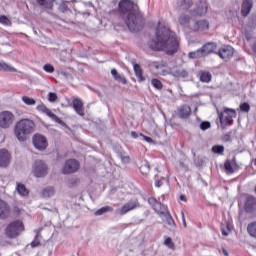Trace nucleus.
I'll use <instances>...</instances> for the list:
<instances>
[{"instance_id": "obj_1", "label": "nucleus", "mask_w": 256, "mask_h": 256, "mask_svg": "<svg viewBox=\"0 0 256 256\" xmlns=\"http://www.w3.org/2000/svg\"><path fill=\"white\" fill-rule=\"evenodd\" d=\"M156 39L148 42V47L153 51H165L167 55H173L179 51V37L171 31L169 23L165 20L158 22L156 31Z\"/></svg>"}, {"instance_id": "obj_2", "label": "nucleus", "mask_w": 256, "mask_h": 256, "mask_svg": "<svg viewBox=\"0 0 256 256\" xmlns=\"http://www.w3.org/2000/svg\"><path fill=\"white\" fill-rule=\"evenodd\" d=\"M118 11L127 15L126 25L129 31L136 33L143 27V16L139 13L136 4L131 0H121L118 4Z\"/></svg>"}, {"instance_id": "obj_3", "label": "nucleus", "mask_w": 256, "mask_h": 256, "mask_svg": "<svg viewBox=\"0 0 256 256\" xmlns=\"http://www.w3.org/2000/svg\"><path fill=\"white\" fill-rule=\"evenodd\" d=\"M35 132V122L31 119H21L14 126V135L18 141H25L27 135Z\"/></svg>"}, {"instance_id": "obj_4", "label": "nucleus", "mask_w": 256, "mask_h": 256, "mask_svg": "<svg viewBox=\"0 0 256 256\" xmlns=\"http://www.w3.org/2000/svg\"><path fill=\"white\" fill-rule=\"evenodd\" d=\"M25 231V227L23 226V222L16 220L10 223L5 230L6 236L9 239H15L21 235Z\"/></svg>"}, {"instance_id": "obj_5", "label": "nucleus", "mask_w": 256, "mask_h": 256, "mask_svg": "<svg viewBox=\"0 0 256 256\" xmlns=\"http://www.w3.org/2000/svg\"><path fill=\"white\" fill-rule=\"evenodd\" d=\"M235 117H237V112L235 109L224 108V111L219 114L220 123L223 129L233 125V119H235Z\"/></svg>"}, {"instance_id": "obj_6", "label": "nucleus", "mask_w": 256, "mask_h": 256, "mask_svg": "<svg viewBox=\"0 0 256 256\" xmlns=\"http://www.w3.org/2000/svg\"><path fill=\"white\" fill-rule=\"evenodd\" d=\"M15 123V114L11 111L0 112V127L1 129H9Z\"/></svg>"}, {"instance_id": "obj_7", "label": "nucleus", "mask_w": 256, "mask_h": 256, "mask_svg": "<svg viewBox=\"0 0 256 256\" xmlns=\"http://www.w3.org/2000/svg\"><path fill=\"white\" fill-rule=\"evenodd\" d=\"M34 177H45L47 175V164L42 160H36L32 167Z\"/></svg>"}, {"instance_id": "obj_8", "label": "nucleus", "mask_w": 256, "mask_h": 256, "mask_svg": "<svg viewBox=\"0 0 256 256\" xmlns=\"http://www.w3.org/2000/svg\"><path fill=\"white\" fill-rule=\"evenodd\" d=\"M36 109H37V111H40L41 113H44L45 115L50 117V119L52 121H55L59 125H65V122H63V120H61L59 117H57V115H55V113H52L51 109L47 108V106H45V104L38 105L36 107Z\"/></svg>"}, {"instance_id": "obj_9", "label": "nucleus", "mask_w": 256, "mask_h": 256, "mask_svg": "<svg viewBox=\"0 0 256 256\" xmlns=\"http://www.w3.org/2000/svg\"><path fill=\"white\" fill-rule=\"evenodd\" d=\"M139 207V201L130 200L128 203L124 204L121 208L116 210L118 215H127L129 211H133Z\"/></svg>"}, {"instance_id": "obj_10", "label": "nucleus", "mask_w": 256, "mask_h": 256, "mask_svg": "<svg viewBox=\"0 0 256 256\" xmlns=\"http://www.w3.org/2000/svg\"><path fill=\"white\" fill-rule=\"evenodd\" d=\"M79 167H80L79 161L75 159H70L66 161L62 169V173L64 174L75 173L76 171H79Z\"/></svg>"}, {"instance_id": "obj_11", "label": "nucleus", "mask_w": 256, "mask_h": 256, "mask_svg": "<svg viewBox=\"0 0 256 256\" xmlns=\"http://www.w3.org/2000/svg\"><path fill=\"white\" fill-rule=\"evenodd\" d=\"M33 145L38 151H45L47 149V138L41 134H36L33 137Z\"/></svg>"}, {"instance_id": "obj_12", "label": "nucleus", "mask_w": 256, "mask_h": 256, "mask_svg": "<svg viewBox=\"0 0 256 256\" xmlns=\"http://www.w3.org/2000/svg\"><path fill=\"white\" fill-rule=\"evenodd\" d=\"M208 9L209 5L207 4V0H200L199 3L196 4V9L193 12H189V14L201 17L203 15H207Z\"/></svg>"}, {"instance_id": "obj_13", "label": "nucleus", "mask_w": 256, "mask_h": 256, "mask_svg": "<svg viewBox=\"0 0 256 256\" xmlns=\"http://www.w3.org/2000/svg\"><path fill=\"white\" fill-rule=\"evenodd\" d=\"M234 53H235V49H233V47L224 46L219 50L218 55L224 61H229V59H231V57H233Z\"/></svg>"}, {"instance_id": "obj_14", "label": "nucleus", "mask_w": 256, "mask_h": 256, "mask_svg": "<svg viewBox=\"0 0 256 256\" xmlns=\"http://www.w3.org/2000/svg\"><path fill=\"white\" fill-rule=\"evenodd\" d=\"M192 31L203 32L209 30V21L207 20H198L193 22L191 26Z\"/></svg>"}, {"instance_id": "obj_15", "label": "nucleus", "mask_w": 256, "mask_h": 256, "mask_svg": "<svg viewBox=\"0 0 256 256\" xmlns=\"http://www.w3.org/2000/svg\"><path fill=\"white\" fill-rule=\"evenodd\" d=\"M150 67H152V69H156V73L158 75L169 74V71L165 69L167 67V63L165 62H152L150 63Z\"/></svg>"}, {"instance_id": "obj_16", "label": "nucleus", "mask_w": 256, "mask_h": 256, "mask_svg": "<svg viewBox=\"0 0 256 256\" xmlns=\"http://www.w3.org/2000/svg\"><path fill=\"white\" fill-rule=\"evenodd\" d=\"M11 163V154L5 148L0 149V167H7Z\"/></svg>"}, {"instance_id": "obj_17", "label": "nucleus", "mask_w": 256, "mask_h": 256, "mask_svg": "<svg viewBox=\"0 0 256 256\" xmlns=\"http://www.w3.org/2000/svg\"><path fill=\"white\" fill-rule=\"evenodd\" d=\"M72 104L74 107V111H76L78 115L83 117V115H85V110L83 109V101H81V99L79 98H76L72 101Z\"/></svg>"}, {"instance_id": "obj_18", "label": "nucleus", "mask_w": 256, "mask_h": 256, "mask_svg": "<svg viewBox=\"0 0 256 256\" xmlns=\"http://www.w3.org/2000/svg\"><path fill=\"white\" fill-rule=\"evenodd\" d=\"M245 209L249 213L256 211V198L255 196H248L246 203H245Z\"/></svg>"}, {"instance_id": "obj_19", "label": "nucleus", "mask_w": 256, "mask_h": 256, "mask_svg": "<svg viewBox=\"0 0 256 256\" xmlns=\"http://www.w3.org/2000/svg\"><path fill=\"white\" fill-rule=\"evenodd\" d=\"M200 49L202 51V54L205 57L206 55L213 53V51H215L217 49V44H215L213 42H209V43L203 45Z\"/></svg>"}, {"instance_id": "obj_20", "label": "nucleus", "mask_w": 256, "mask_h": 256, "mask_svg": "<svg viewBox=\"0 0 256 256\" xmlns=\"http://www.w3.org/2000/svg\"><path fill=\"white\" fill-rule=\"evenodd\" d=\"M253 8V0H244L242 3L241 14L243 17H247L248 13H251V9Z\"/></svg>"}, {"instance_id": "obj_21", "label": "nucleus", "mask_w": 256, "mask_h": 256, "mask_svg": "<svg viewBox=\"0 0 256 256\" xmlns=\"http://www.w3.org/2000/svg\"><path fill=\"white\" fill-rule=\"evenodd\" d=\"M179 24L182 25L183 27H189L191 29V27H193V24H191V17L189 16V14H182L179 17Z\"/></svg>"}, {"instance_id": "obj_22", "label": "nucleus", "mask_w": 256, "mask_h": 256, "mask_svg": "<svg viewBox=\"0 0 256 256\" xmlns=\"http://www.w3.org/2000/svg\"><path fill=\"white\" fill-rule=\"evenodd\" d=\"M235 165H236L235 158H233L232 160H226L224 164V169L228 175L235 173V169H233Z\"/></svg>"}, {"instance_id": "obj_23", "label": "nucleus", "mask_w": 256, "mask_h": 256, "mask_svg": "<svg viewBox=\"0 0 256 256\" xmlns=\"http://www.w3.org/2000/svg\"><path fill=\"white\" fill-rule=\"evenodd\" d=\"M9 215V205L7 202L0 200V219H5Z\"/></svg>"}, {"instance_id": "obj_24", "label": "nucleus", "mask_w": 256, "mask_h": 256, "mask_svg": "<svg viewBox=\"0 0 256 256\" xmlns=\"http://www.w3.org/2000/svg\"><path fill=\"white\" fill-rule=\"evenodd\" d=\"M0 71H5V72H9V73H17V69L13 66H11V64L1 60L0 61Z\"/></svg>"}, {"instance_id": "obj_25", "label": "nucleus", "mask_w": 256, "mask_h": 256, "mask_svg": "<svg viewBox=\"0 0 256 256\" xmlns=\"http://www.w3.org/2000/svg\"><path fill=\"white\" fill-rule=\"evenodd\" d=\"M178 115L181 119H187V117H189V115H191V107L187 106V105H183L179 111H178Z\"/></svg>"}, {"instance_id": "obj_26", "label": "nucleus", "mask_w": 256, "mask_h": 256, "mask_svg": "<svg viewBox=\"0 0 256 256\" xmlns=\"http://www.w3.org/2000/svg\"><path fill=\"white\" fill-rule=\"evenodd\" d=\"M133 70L139 83L145 81V77L143 76V69H141V66L139 64H134Z\"/></svg>"}, {"instance_id": "obj_27", "label": "nucleus", "mask_w": 256, "mask_h": 256, "mask_svg": "<svg viewBox=\"0 0 256 256\" xmlns=\"http://www.w3.org/2000/svg\"><path fill=\"white\" fill-rule=\"evenodd\" d=\"M16 191L21 197H27L29 195V190H27L25 184L19 182L16 184Z\"/></svg>"}, {"instance_id": "obj_28", "label": "nucleus", "mask_w": 256, "mask_h": 256, "mask_svg": "<svg viewBox=\"0 0 256 256\" xmlns=\"http://www.w3.org/2000/svg\"><path fill=\"white\" fill-rule=\"evenodd\" d=\"M154 211H156V213H158L159 215H165L166 213L169 212V210L167 209V206L161 204V202L156 203V205L154 206Z\"/></svg>"}, {"instance_id": "obj_29", "label": "nucleus", "mask_w": 256, "mask_h": 256, "mask_svg": "<svg viewBox=\"0 0 256 256\" xmlns=\"http://www.w3.org/2000/svg\"><path fill=\"white\" fill-rule=\"evenodd\" d=\"M111 75L115 79V81H119V83H122L123 85L127 83L125 77L117 73V70L115 68L111 70Z\"/></svg>"}, {"instance_id": "obj_30", "label": "nucleus", "mask_w": 256, "mask_h": 256, "mask_svg": "<svg viewBox=\"0 0 256 256\" xmlns=\"http://www.w3.org/2000/svg\"><path fill=\"white\" fill-rule=\"evenodd\" d=\"M193 5L192 0H178V7L182 10H187Z\"/></svg>"}, {"instance_id": "obj_31", "label": "nucleus", "mask_w": 256, "mask_h": 256, "mask_svg": "<svg viewBox=\"0 0 256 256\" xmlns=\"http://www.w3.org/2000/svg\"><path fill=\"white\" fill-rule=\"evenodd\" d=\"M199 75H200V81L202 83H210L211 82V78H212L211 73L205 72V71H201L199 73Z\"/></svg>"}, {"instance_id": "obj_32", "label": "nucleus", "mask_w": 256, "mask_h": 256, "mask_svg": "<svg viewBox=\"0 0 256 256\" xmlns=\"http://www.w3.org/2000/svg\"><path fill=\"white\" fill-rule=\"evenodd\" d=\"M41 7H45V9H53L54 0H36Z\"/></svg>"}, {"instance_id": "obj_33", "label": "nucleus", "mask_w": 256, "mask_h": 256, "mask_svg": "<svg viewBox=\"0 0 256 256\" xmlns=\"http://www.w3.org/2000/svg\"><path fill=\"white\" fill-rule=\"evenodd\" d=\"M247 231L250 237H254V239H256V222L248 224Z\"/></svg>"}, {"instance_id": "obj_34", "label": "nucleus", "mask_w": 256, "mask_h": 256, "mask_svg": "<svg viewBox=\"0 0 256 256\" xmlns=\"http://www.w3.org/2000/svg\"><path fill=\"white\" fill-rule=\"evenodd\" d=\"M189 59H199V57H204L203 51L200 49L189 52L188 54Z\"/></svg>"}, {"instance_id": "obj_35", "label": "nucleus", "mask_w": 256, "mask_h": 256, "mask_svg": "<svg viewBox=\"0 0 256 256\" xmlns=\"http://www.w3.org/2000/svg\"><path fill=\"white\" fill-rule=\"evenodd\" d=\"M55 195V189L53 187H47L42 191V196L45 198L53 197Z\"/></svg>"}, {"instance_id": "obj_36", "label": "nucleus", "mask_w": 256, "mask_h": 256, "mask_svg": "<svg viewBox=\"0 0 256 256\" xmlns=\"http://www.w3.org/2000/svg\"><path fill=\"white\" fill-rule=\"evenodd\" d=\"M111 211H113V208H112L111 206H104V207L98 209V210L94 213V215H96V216L104 215V213H109V212H111Z\"/></svg>"}, {"instance_id": "obj_37", "label": "nucleus", "mask_w": 256, "mask_h": 256, "mask_svg": "<svg viewBox=\"0 0 256 256\" xmlns=\"http://www.w3.org/2000/svg\"><path fill=\"white\" fill-rule=\"evenodd\" d=\"M164 216H165L167 225H169L170 227H175V220H173V216H171L169 212H166Z\"/></svg>"}, {"instance_id": "obj_38", "label": "nucleus", "mask_w": 256, "mask_h": 256, "mask_svg": "<svg viewBox=\"0 0 256 256\" xmlns=\"http://www.w3.org/2000/svg\"><path fill=\"white\" fill-rule=\"evenodd\" d=\"M225 151V147L223 145H215L212 147V152L216 153L217 155H223Z\"/></svg>"}, {"instance_id": "obj_39", "label": "nucleus", "mask_w": 256, "mask_h": 256, "mask_svg": "<svg viewBox=\"0 0 256 256\" xmlns=\"http://www.w3.org/2000/svg\"><path fill=\"white\" fill-rule=\"evenodd\" d=\"M0 23L6 27H11L12 25L11 20L5 15L0 16Z\"/></svg>"}, {"instance_id": "obj_40", "label": "nucleus", "mask_w": 256, "mask_h": 256, "mask_svg": "<svg viewBox=\"0 0 256 256\" xmlns=\"http://www.w3.org/2000/svg\"><path fill=\"white\" fill-rule=\"evenodd\" d=\"M151 84L155 89H158V90L163 89V83H161L159 79H156V78L152 79Z\"/></svg>"}, {"instance_id": "obj_41", "label": "nucleus", "mask_w": 256, "mask_h": 256, "mask_svg": "<svg viewBox=\"0 0 256 256\" xmlns=\"http://www.w3.org/2000/svg\"><path fill=\"white\" fill-rule=\"evenodd\" d=\"M39 245H41V235L38 232L34 240L31 242V247H39Z\"/></svg>"}, {"instance_id": "obj_42", "label": "nucleus", "mask_w": 256, "mask_h": 256, "mask_svg": "<svg viewBox=\"0 0 256 256\" xmlns=\"http://www.w3.org/2000/svg\"><path fill=\"white\" fill-rule=\"evenodd\" d=\"M231 229H232V227H231V224H229V223L226 224V228L222 226L221 227L222 235L224 237H227L229 235V233H231Z\"/></svg>"}, {"instance_id": "obj_43", "label": "nucleus", "mask_w": 256, "mask_h": 256, "mask_svg": "<svg viewBox=\"0 0 256 256\" xmlns=\"http://www.w3.org/2000/svg\"><path fill=\"white\" fill-rule=\"evenodd\" d=\"M22 101L23 103H25V105H35L36 101L35 99L29 97V96H23L22 97Z\"/></svg>"}, {"instance_id": "obj_44", "label": "nucleus", "mask_w": 256, "mask_h": 256, "mask_svg": "<svg viewBox=\"0 0 256 256\" xmlns=\"http://www.w3.org/2000/svg\"><path fill=\"white\" fill-rule=\"evenodd\" d=\"M240 110L243 111V113H249V111L251 110V106L249 105V103L244 102L240 105Z\"/></svg>"}, {"instance_id": "obj_45", "label": "nucleus", "mask_w": 256, "mask_h": 256, "mask_svg": "<svg viewBox=\"0 0 256 256\" xmlns=\"http://www.w3.org/2000/svg\"><path fill=\"white\" fill-rule=\"evenodd\" d=\"M200 129L202 131H207V129H211V122L205 121L200 123Z\"/></svg>"}, {"instance_id": "obj_46", "label": "nucleus", "mask_w": 256, "mask_h": 256, "mask_svg": "<svg viewBox=\"0 0 256 256\" xmlns=\"http://www.w3.org/2000/svg\"><path fill=\"white\" fill-rule=\"evenodd\" d=\"M57 99H58V97H57L56 93H53V92L48 93V101L50 103H55V101H57Z\"/></svg>"}, {"instance_id": "obj_47", "label": "nucleus", "mask_w": 256, "mask_h": 256, "mask_svg": "<svg viewBox=\"0 0 256 256\" xmlns=\"http://www.w3.org/2000/svg\"><path fill=\"white\" fill-rule=\"evenodd\" d=\"M43 69L46 71V73H53V71H55V68L51 64L44 65Z\"/></svg>"}, {"instance_id": "obj_48", "label": "nucleus", "mask_w": 256, "mask_h": 256, "mask_svg": "<svg viewBox=\"0 0 256 256\" xmlns=\"http://www.w3.org/2000/svg\"><path fill=\"white\" fill-rule=\"evenodd\" d=\"M164 245H166V247H169V249H173V247H174L173 241L169 237L165 238Z\"/></svg>"}, {"instance_id": "obj_49", "label": "nucleus", "mask_w": 256, "mask_h": 256, "mask_svg": "<svg viewBox=\"0 0 256 256\" xmlns=\"http://www.w3.org/2000/svg\"><path fill=\"white\" fill-rule=\"evenodd\" d=\"M148 203H149V205H151L154 208V206H156L157 203H159V201H157V199L152 197V198L148 199Z\"/></svg>"}, {"instance_id": "obj_50", "label": "nucleus", "mask_w": 256, "mask_h": 256, "mask_svg": "<svg viewBox=\"0 0 256 256\" xmlns=\"http://www.w3.org/2000/svg\"><path fill=\"white\" fill-rule=\"evenodd\" d=\"M140 137H143L144 141H146V143H153V139L151 137L145 136L143 134H139Z\"/></svg>"}, {"instance_id": "obj_51", "label": "nucleus", "mask_w": 256, "mask_h": 256, "mask_svg": "<svg viewBox=\"0 0 256 256\" xmlns=\"http://www.w3.org/2000/svg\"><path fill=\"white\" fill-rule=\"evenodd\" d=\"M163 185V180L159 179V176H156L155 187H161Z\"/></svg>"}, {"instance_id": "obj_52", "label": "nucleus", "mask_w": 256, "mask_h": 256, "mask_svg": "<svg viewBox=\"0 0 256 256\" xmlns=\"http://www.w3.org/2000/svg\"><path fill=\"white\" fill-rule=\"evenodd\" d=\"M181 217H182L183 227H187V221L185 220V213L184 212H181Z\"/></svg>"}, {"instance_id": "obj_53", "label": "nucleus", "mask_w": 256, "mask_h": 256, "mask_svg": "<svg viewBox=\"0 0 256 256\" xmlns=\"http://www.w3.org/2000/svg\"><path fill=\"white\" fill-rule=\"evenodd\" d=\"M67 5H69V2H63V3L61 4V8H62L63 11H67V9H68V6H67Z\"/></svg>"}, {"instance_id": "obj_54", "label": "nucleus", "mask_w": 256, "mask_h": 256, "mask_svg": "<svg viewBox=\"0 0 256 256\" xmlns=\"http://www.w3.org/2000/svg\"><path fill=\"white\" fill-rule=\"evenodd\" d=\"M223 141H226V142L231 141V135L225 134V135L223 136Z\"/></svg>"}, {"instance_id": "obj_55", "label": "nucleus", "mask_w": 256, "mask_h": 256, "mask_svg": "<svg viewBox=\"0 0 256 256\" xmlns=\"http://www.w3.org/2000/svg\"><path fill=\"white\" fill-rule=\"evenodd\" d=\"M141 171H149V164H144L141 166Z\"/></svg>"}, {"instance_id": "obj_56", "label": "nucleus", "mask_w": 256, "mask_h": 256, "mask_svg": "<svg viewBox=\"0 0 256 256\" xmlns=\"http://www.w3.org/2000/svg\"><path fill=\"white\" fill-rule=\"evenodd\" d=\"M178 75H181L182 77H187V71L181 70Z\"/></svg>"}, {"instance_id": "obj_57", "label": "nucleus", "mask_w": 256, "mask_h": 256, "mask_svg": "<svg viewBox=\"0 0 256 256\" xmlns=\"http://www.w3.org/2000/svg\"><path fill=\"white\" fill-rule=\"evenodd\" d=\"M123 163H129V156L122 157Z\"/></svg>"}, {"instance_id": "obj_58", "label": "nucleus", "mask_w": 256, "mask_h": 256, "mask_svg": "<svg viewBox=\"0 0 256 256\" xmlns=\"http://www.w3.org/2000/svg\"><path fill=\"white\" fill-rule=\"evenodd\" d=\"M131 137H133V139H137V137H139V134H137V132H131Z\"/></svg>"}, {"instance_id": "obj_59", "label": "nucleus", "mask_w": 256, "mask_h": 256, "mask_svg": "<svg viewBox=\"0 0 256 256\" xmlns=\"http://www.w3.org/2000/svg\"><path fill=\"white\" fill-rule=\"evenodd\" d=\"M180 201H187V197H185V195H180Z\"/></svg>"}, {"instance_id": "obj_60", "label": "nucleus", "mask_w": 256, "mask_h": 256, "mask_svg": "<svg viewBox=\"0 0 256 256\" xmlns=\"http://www.w3.org/2000/svg\"><path fill=\"white\" fill-rule=\"evenodd\" d=\"M223 253L225 256H229V253H227V250L223 249Z\"/></svg>"}, {"instance_id": "obj_61", "label": "nucleus", "mask_w": 256, "mask_h": 256, "mask_svg": "<svg viewBox=\"0 0 256 256\" xmlns=\"http://www.w3.org/2000/svg\"><path fill=\"white\" fill-rule=\"evenodd\" d=\"M252 163H254V165L256 167V158L252 160Z\"/></svg>"}, {"instance_id": "obj_62", "label": "nucleus", "mask_w": 256, "mask_h": 256, "mask_svg": "<svg viewBox=\"0 0 256 256\" xmlns=\"http://www.w3.org/2000/svg\"><path fill=\"white\" fill-rule=\"evenodd\" d=\"M246 39H247V41H249V39H251V37H249V35L246 34Z\"/></svg>"}]
</instances>
